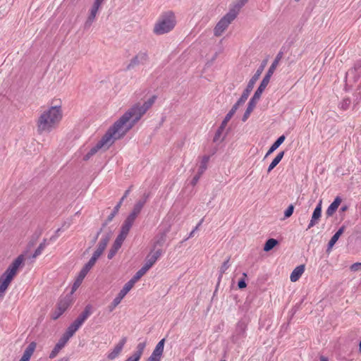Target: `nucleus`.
<instances>
[{
	"label": "nucleus",
	"mask_w": 361,
	"mask_h": 361,
	"mask_svg": "<svg viewBox=\"0 0 361 361\" xmlns=\"http://www.w3.org/2000/svg\"><path fill=\"white\" fill-rule=\"evenodd\" d=\"M157 97L153 95L143 104L138 103L133 106L109 128L101 140L83 157V160H89L101 149H107L116 140L125 135L153 105Z\"/></svg>",
	"instance_id": "f257e3e1"
},
{
	"label": "nucleus",
	"mask_w": 361,
	"mask_h": 361,
	"mask_svg": "<svg viewBox=\"0 0 361 361\" xmlns=\"http://www.w3.org/2000/svg\"><path fill=\"white\" fill-rule=\"evenodd\" d=\"M62 118L60 106H55L44 111L37 121V132L39 134L50 133L55 129Z\"/></svg>",
	"instance_id": "f03ea898"
},
{
	"label": "nucleus",
	"mask_w": 361,
	"mask_h": 361,
	"mask_svg": "<svg viewBox=\"0 0 361 361\" xmlns=\"http://www.w3.org/2000/svg\"><path fill=\"white\" fill-rule=\"evenodd\" d=\"M176 25L175 13L168 11L160 15L154 24L153 32L157 35H161L171 32Z\"/></svg>",
	"instance_id": "7ed1b4c3"
},
{
	"label": "nucleus",
	"mask_w": 361,
	"mask_h": 361,
	"mask_svg": "<svg viewBox=\"0 0 361 361\" xmlns=\"http://www.w3.org/2000/svg\"><path fill=\"white\" fill-rule=\"evenodd\" d=\"M92 306L87 305L85 306L82 312L78 317V318L67 328L66 334L70 337H72L75 333L82 325L85 321L92 314Z\"/></svg>",
	"instance_id": "20e7f679"
},
{
	"label": "nucleus",
	"mask_w": 361,
	"mask_h": 361,
	"mask_svg": "<svg viewBox=\"0 0 361 361\" xmlns=\"http://www.w3.org/2000/svg\"><path fill=\"white\" fill-rule=\"evenodd\" d=\"M23 255H20L6 269L4 273L1 276V278L4 279V283H11L14 276L17 274L19 267L23 265L24 262Z\"/></svg>",
	"instance_id": "39448f33"
},
{
	"label": "nucleus",
	"mask_w": 361,
	"mask_h": 361,
	"mask_svg": "<svg viewBox=\"0 0 361 361\" xmlns=\"http://www.w3.org/2000/svg\"><path fill=\"white\" fill-rule=\"evenodd\" d=\"M235 13V11H232L230 9L229 11L217 23L214 29V34L216 37L221 36L231 22L235 20L238 16Z\"/></svg>",
	"instance_id": "423d86ee"
},
{
	"label": "nucleus",
	"mask_w": 361,
	"mask_h": 361,
	"mask_svg": "<svg viewBox=\"0 0 361 361\" xmlns=\"http://www.w3.org/2000/svg\"><path fill=\"white\" fill-rule=\"evenodd\" d=\"M267 60H264L262 62L261 65L259 66L258 69L256 71L254 75L249 80L246 88L245 89L241 97H240V102H242V101L245 102L247 99L251 91L252 90V89L255 86V82L258 80L261 74L262 73V72L267 65Z\"/></svg>",
	"instance_id": "0eeeda50"
},
{
	"label": "nucleus",
	"mask_w": 361,
	"mask_h": 361,
	"mask_svg": "<svg viewBox=\"0 0 361 361\" xmlns=\"http://www.w3.org/2000/svg\"><path fill=\"white\" fill-rule=\"evenodd\" d=\"M282 54L283 53L282 52H279L277 56H276L274 61H273V63H271V65L270 66L268 71L267 72L266 75H264V77L263 78L262 82H260V85L259 86L260 87H262L263 88H266L267 86L268 85L269 82V80H270V78L271 77V75H273L274 72L275 71L279 63V61L282 58Z\"/></svg>",
	"instance_id": "6e6552de"
},
{
	"label": "nucleus",
	"mask_w": 361,
	"mask_h": 361,
	"mask_svg": "<svg viewBox=\"0 0 361 361\" xmlns=\"http://www.w3.org/2000/svg\"><path fill=\"white\" fill-rule=\"evenodd\" d=\"M102 4H103L98 0L94 1L91 8L90 9V13L87 16V18L85 23V28H89L92 25L93 22L95 20L97 14L99 10L101 8Z\"/></svg>",
	"instance_id": "1a4fd4ad"
},
{
	"label": "nucleus",
	"mask_w": 361,
	"mask_h": 361,
	"mask_svg": "<svg viewBox=\"0 0 361 361\" xmlns=\"http://www.w3.org/2000/svg\"><path fill=\"white\" fill-rule=\"evenodd\" d=\"M148 61V54L146 51H140L130 61L126 67V70L129 71L135 66L145 64Z\"/></svg>",
	"instance_id": "9d476101"
},
{
	"label": "nucleus",
	"mask_w": 361,
	"mask_h": 361,
	"mask_svg": "<svg viewBox=\"0 0 361 361\" xmlns=\"http://www.w3.org/2000/svg\"><path fill=\"white\" fill-rule=\"evenodd\" d=\"M67 334L64 333L61 338L59 340L58 343L55 345L53 350L51 351L49 354V358L53 359L56 357L60 350L66 345V343L71 338Z\"/></svg>",
	"instance_id": "9b49d317"
},
{
	"label": "nucleus",
	"mask_w": 361,
	"mask_h": 361,
	"mask_svg": "<svg viewBox=\"0 0 361 361\" xmlns=\"http://www.w3.org/2000/svg\"><path fill=\"white\" fill-rule=\"evenodd\" d=\"M162 255V250L159 248L152 251L147 257L145 265L150 269Z\"/></svg>",
	"instance_id": "f8f14e48"
},
{
	"label": "nucleus",
	"mask_w": 361,
	"mask_h": 361,
	"mask_svg": "<svg viewBox=\"0 0 361 361\" xmlns=\"http://www.w3.org/2000/svg\"><path fill=\"white\" fill-rule=\"evenodd\" d=\"M130 189H128L127 190H126L124 195H123V197H121V199L120 200V201L118 202V204L114 207L113 211L111 212V213L108 216L107 219H106V222L103 224V227L106 226V224L108 223H109L110 221H111L113 220V219L114 218V216L116 215V214L119 211V209L123 202V200L128 197V195H129L130 193Z\"/></svg>",
	"instance_id": "ddd939ff"
},
{
	"label": "nucleus",
	"mask_w": 361,
	"mask_h": 361,
	"mask_svg": "<svg viewBox=\"0 0 361 361\" xmlns=\"http://www.w3.org/2000/svg\"><path fill=\"white\" fill-rule=\"evenodd\" d=\"M127 341L126 337H123L121 341L118 342V343L116 344V345L114 347L113 350L109 353L107 355V357L109 360H114L116 357L118 356V355L122 351L123 346L125 345Z\"/></svg>",
	"instance_id": "4468645a"
},
{
	"label": "nucleus",
	"mask_w": 361,
	"mask_h": 361,
	"mask_svg": "<svg viewBox=\"0 0 361 361\" xmlns=\"http://www.w3.org/2000/svg\"><path fill=\"white\" fill-rule=\"evenodd\" d=\"M110 238H111L110 233L103 235L98 244L97 250L94 252L93 254H94V255L99 257L102 255V254L103 253V252L104 251V250L106 249V245H107Z\"/></svg>",
	"instance_id": "2eb2a0df"
},
{
	"label": "nucleus",
	"mask_w": 361,
	"mask_h": 361,
	"mask_svg": "<svg viewBox=\"0 0 361 361\" xmlns=\"http://www.w3.org/2000/svg\"><path fill=\"white\" fill-rule=\"evenodd\" d=\"M322 216V201L319 202V204L317 205L316 208L314 209L312 219L308 224L307 228L310 229L314 226H315L317 224H318V221Z\"/></svg>",
	"instance_id": "dca6fc26"
},
{
	"label": "nucleus",
	"mask_w": 361,
	"mask_h": 361,
	"mask_svg": "<svg viewBox=\"0 0 361 361\" xmlns=\"http://www.w3.org/2000/svg\"><path fill=\"white\" fill-rule=\"evenodd\" d=\"M125 239H123V238L121 236H117L113 245L111 246L109 253H108V258L109 259H112L115 255L116 254V252H118V250L121 248L123 241H124Z\"/></svg>",
	"instance_id": "f3484780"
},
{
	"label": "nucleus",
	"mask_w": 361,
	"mask_h": 361,
	"mask_svg": "<svg viewBox=\"0 0 361 361\" xmlns=\"http://www.w3.org/2000/svg\"><path fill=\"white\" fill-rule=\"evenodd\" d=\"M72 303L71 295H66L64 297H61L57 303L58 309L64 312Z\"/></svg>",
	"instance_id": "a211bd4d"
},
{
	"label": "nucleus",
	"mask_w": 361,
	"mask_h": 361,
	"mask_svg": "<svg viewBox=\"0 0 361 361\" xmlns=\"http://www.w3.org/2000/svg\"><path fill=\"white\" fill-rule=\"evenodd\" d=\"M245 102L242 101L240 102V99H239L237 102L232 106L231 109L228 111V113L226 115L225 118L222 121L221 123L222 126L227 125L228 122L231 120V118L233 117L234 114L236 112L239 106L242 104H243Z\"/></svg>",
	"instance_id": "6ab92c4d"
},
{
	"label": "nucleus",
	"mask_w": 361,
	"mask_h": 361,
	"mask_svg": "<svg viewBox=\"0 0 361 361\" xmlns=\"http://www.w3.org/2000/svg\"><path fill=\"white\" fill-rule=\"evenodd\" d=\"M36 346L37 343L35 341L31 342L25 348L23 356L19 361H29L36 348Z\"/></svg>",
	"instance_id": "aec40b11"
},
{
	"label": "nucleus",
	"mask_w": 361,
	"mask_h": 361,
	"mask_svg": "<svg viewBox=\"0 0 361 361\" xmlns=\"http://www.w3.org/2000/svg\"><path fill=\"white\" fill-rule=\"evenodd\" d=\"M341 198L339 196H337L334 202L329 206L326 209V214L327 216H331L338 209L339 205L341 203Z\"/></svg>",
	"instance_id": "412c9836"
},
{
	"label": "nucleus",
	"mask_w": 361,
	"mask_h": 361,
	"mask_svg": "<svg viewBox=\"0 0 361 361\" xmlns=\"http://www.w3.org/2000/svg\"><path fill=\"white\" fill-rule=\"evenodd\" d=\"M345 226H342L336 232V233L331 237V240H329L328 243V247L327 251H329L332 249L334 245L336 244V243L338 241L340 236L345 231Z\"/></svg>",
	"instance_id": "4be33fe9"
},
{
	"label": "nucleus",
	"mask_w": 361,
	"mask_h": 361,
	"mask_svg": "<svg viewBox=\"0 0 361 361\" xmlns=\"http://www.w3.org/2000/svg\"><path fill=\"white\" fill-rule=\"evenodd\" d=\"M148 198L147 195H144L143 197L140 200H139L134 205V207L133 209V211L130 212L135 216H138V214L140 213L142 209L143 208L144 205L145 204Z\"/></svg>",
	"instance_id": "5701e85b"
},
{
	"label": "nucleus",
	"mask_w": 361,
	"mask_h": 361,
	"mask_svg": "<svg viewBox=\"0 0 361 361\" xmlns=\"http://www.w3.org/2000/svg\"><path fill=\"white\" fill-rule=\"evenodd\" d=\"M304 271H305V265L302 264V265H299V266L296 267L293 269L292 273L290 274V281L292 282L297 281L300 278V276L304 273Z\"/></svg>",
	"instance_id": "b1692460"
},
{
	"label": "nucleus",
	"mask_w": 361,
	"mask_h": 361,
	"mask_svg": "<svg viewBox=\"0 0 361 361\" xmlns=\"http://www.w3.org/2000/svg\"><path fill=\"white\" fill-rule=\"evenodd\" d=\"M285 139V135H283L280 136L270 147V148L266 153L264 158H267L271 154H272L284 142Z\"/></svg>",
	"instance_id": "393cba45"
},
{
	"label": "nucleus",
	"mask_w": 361,
	"mask_h": 361,
	"mask_svg": "<svg viewBox=\"0 0 361 361\" xmlns=\"http://www.w3.org/2000/svg\"><path fill=\"white\" fill-rule=\"evenodd\" d=\"M98 258H99V257H97V256L94 255V254H93L92 257L90 258V259L84 265V267H82L81 271L87 274L89 271L95 264Z\"/></svg>",
	"instance_id": "a878e982"
},
{
	"label": "nucleus",
	"mask_w": 361,
	"mask_h": 361,
	"mask_svg": "<svg viewBox=\"0 0 361 361\" xmlns=\"http://www.w3.org/2000/svg\"><path fill=\"white\" fill-rule=\"evenodd\" d=\"M284 156V152L282 151V152H280L276 156V157L273 159V161H271V163L269 164V167H268V169H267V172L268 173H270L276 166L277 164L281 161V159H283Z\"/></svg>",
	"instance_id": "bb28decb"
},
{
	"label": "nucleus",
	"mask_w": 361,
	"mask_h": 361,
	"mask_svg": "<svg viewBox=\"0 0 361 361\" xmlns=\"http://www.w3.org/2000/svg\"><path fill=\"white\" fill-rule=\"evenodd\" d=\"M86 275H87V274L84 273L83 271H82L80 270L76 280L75 281V282L73 285L71 293L75 291L78 288V287L82 283V282L83 279H85V277L86 276Z\"/></svg>",
	"instance_id": "cd10ccee"
},
{
	"label": "nucleus",
	"mask_w": 361,
	"mask_h": 361,
	"mask_svg": "<svg viewBox=\"0 0 361 361\" xmlns=\"http://www.w3.org/2000/svg\"><path fill=\"white\" fill-rule=\"evenodd\" d=\"M164 343L165 338H162L161 341H159V343L157 344L154 350L152 352V353H154V355H158L161 357L164 352Z\"/></svg>",
	"instance_id": "c85d7f7f"
},
{
	"label": "nucleus",
	"mask_w": 361,
	"mask_h": 361,
	"mask_svg": "<svg viewBox=\"0 0 361 361\" xmlns=\"http://www.w3.org/2000/svg\"><path fill=\"white\" fill-rule=\"evenodd\" d=\"M209 161V156L205 155L202 158L200 161V164L198 169V171L200 174H203L204 172L207 169V164Z\"/></svg>",
	"instance_id": "c756f323"
},
{
	"label": "nucleus",
	"mask_w": 361,
	"mask_h": 361,
	"mask_svg": "<svg viewBox=\"0 0 361 361\" xmlns=\"http://www.w3.org/2000/svg\"><path fill=\"white\" fill-rule=\"evenodd\" d=\"M265 89L262 87L259 86L257 90L255 91L252 97L250 99L249 102H252V104H257V102L260 99L262 92Z\"/></svg>",
	"instance_id": "7c9ffc66"
},
{
	"label": "nucleus",
	"mask_w": 361,
	"mask_h": 361,
	"mask_svg": "<svg viewBox=\"0 0 361 361\" xmlns=\"http://www.w3.org/2000/svg\"><path fill=\"white\" fill-rule=\"evenodd\" d=\"M279 243L278 240L274 238H269L267 240L264 246V250L269 252L273 249Z\"/></svg>",
	"instance_id": "2f4dec72"
},
{
	"label": "nucleus",
	"mask_w": 361,
	"mask_h": 361,
	"mask_svg": "<svg viewBox=\"0 0 361 361\" xmlns=\"http://www.w3.org/2000/svg\"><path fill=\"white\" fill-rule=\"evenodd\" d=\"M149 269H148L145 264L143 265V267L140 269L132 277V279L133 281H134L135 283L142 277L143 276L146 272L149 270Z\"/></svg>",
	"instance_id": "473e14b6"
},
{
	"label": "nucleus",
	"mask_w": 361,
	"mask_h": 361,
	"mask_svg": "<svg viewBox=\"0 0 361 361\" xmlns=\"http://www.w3.org/2000/svg\"><path fill=\"white\" fill-rule=\"evenodd\" d=\"M249 0H236L233 7L231 8L232 11H235V14L238 15L241 8Z\"/></svg>",
	"instance_id": "72a5a7b5"
},
{
	"label": "nucleus",
	"mask_w": 361,
	"mask_h": 361,
	"mask_svg": "<svg viewBox=\"0 0 361 361\" xmlns=\"http://www.w3.org/2000/svg\"><path fill=\"white\" fill-rule=\"evenodd\" d=\"M229 260H230V257H228L225 262H224L222 265L221 266V267L219 269V276L218 278V281H219L218 283L220 282V281L223 276V274L230 267Z\"/></svg>",
	"instance_id": "f704fd0d"
},
{
	"label": "nucleus",
	"mask_w": 361,
	"mask_h": 361,
	"mask_svg": "<svg viewBox=\"0 0 361 361\" xmlns=\"http://www.w3.org/2000/svg\"><path fill=\"white\" fill-rule=\"evenodd\" d=\"M131 227H132V225L124 221L122 225L121 231V233L118 235V236H121L123 238V239H126Z\"/></svg>",
	"instance_id": "c9c22d12"
},
{
	"label": "nucleus",
	"mask_w": 361,
	"mask_h": 361,
	"mask_svg": "<svg viewBox=\"0 0 361 361\" xmlns=\"http://www.w3.org/2000/svg\"><path fill=\"white\" fill-rule=\"evenodd\" d=\"M47 246V240L44 239L43 241L39 244L38 247L35 250L34 254L32 255V258H36L37 256L40 255L42 251Z\"/></svg>",
	"instance_id": "e433bc0d"
},
{
	"label": "nucleus",
	"mask_w": 361,
	"mask_h": 361,
	"mask_svg": "<svg viewBox=\"0 0 361 361\" xmlns=\"http://www.w3.org/2000/svg\"><path fill=\"white\" fill-rule=\"evenodd\" d=\"M255 106L256 105L252 104V102H248L245 112L244 113V114L243 116V118H242L243 121H245L248 118V117L250 116L251 112L253 111Z\"/></svg>",
	"instance_id": "4c0bfd02"
},
{
	"label": "nucleus",
	"mask_w": 361,
	"mask_h": 361,
	"mask_svg": "<svg viewBox=\"0 0 361 361\" xmlns=\"http://www.w3.org/2000/svg\"><path fill=\"white\" fill-rule=\"evenodd\" d=\"M247 326L243 322H238L236 326V332L240 336H244Z\"/></svg>",
	"instance_id": "58836bf2"
},
{
	"label": "nucleus",
	"mask_w": 361,
	"mask_h": 361,
	"mask_svg": "<svg viewBox=\"0 0 361 361\" xmlns=\"http://www.w3.org/2000/svg\"><path fill=\"white\" fill-rule=\"evenodd\" d=\"M146 345H147V341L146 340H145L144 341L142 342H140L137 347H136V351L134 353H135L137 355H138L139 357H141L143 352H144V350L146 347Z\"/></svg>",
	"instance_id": "ea45409f"
},
{
	"label": "nucleus",
	"mask_w": 361,
	"mask_h": 361,
	"mask_svg": "<svg viewBox=\"0 0 361 361\" xmlns=\"http://www.w3.org/2000/svg\"><path fill=\"white\" fill-rule=\"evenodd\" d=\"M225 128H226V126H222V123L219 127V128L217 129V130L214 135V139H213V141L214 142H216L220 140L221 134H222L223 131L224 130Z\"/></svg>",
	"instance_id": "a19ab883"
},
{
	"label": "nucleus",
	"mask_w": 361,
	"mask_h": 361,
	"mask_svg": "<svg viewBox=\"0 0 361 361\" xmlns=\"http://www.w3.org/2000/svg\"><path fill=\"white\" fill-rule=\"evenodd\" d=\"M350 104L351 101L350 98H345L339 104V108L343 111H345L350 107Z\"/></svg>",
	"instance_id": "79ce46f5"
},
{
	"label": "nucleus",
	"mask_w": 361,
	"mask_h": 361,
	"mask_svg": "<svg viewBox=\"0 0 361 361\" xmlns=\"http://www.w3.org/2000/svg\"><path fill=\"white\" fill-rule=\"evenodd\" d=\"M135 283V282L131 279L124 285L121 290L127 294L132 289Z\"/></svg>",
	"instance_id": "37998d69"
},
{
	"label": "nucleus",
	"mask_w": 361,
	"mask_h": 361,
	"mask_svg": "<svg viewBox=\"0 0 361 361\" xmlns=\"http://www.w3.org/2000/svg\"><path fill=\"white\" fill-rule=\"evenodd\" d=\"M9 284V283H7L6 285H5L4 279L0 277V298H2L4 296V293L8 288Z\"/></svg>",
	"instance_id": "c03bdc74"
},
{
	"label": "nucleus",
	"mask_w": 361,
	"mask_h": 361,
	"mask_svg": "<svg viewBox=\"0 0 361 361\" xmlns=\"http://www.w3.org/2000/svg\"><path fill=\"white\" fill-rule=\"evenodd\" d=\"M294 206L293 204H290L288 208L284 212V218H289L293 213Z\"/></svg>",
	"instance_id": "a18cd8bd"
},
{
	"label": "nucleus",
	"mask_w": 361,
	"mask_h": 361,
	"mask_svg": "<svg viewBox=\"0 0 361 361\" xmlns=\"http://www.w3.org/2000/svg\"><path fill=\"white\" fill-rule=\"evenodd\" d=\"M127 294L124 292H123L121 290H120V292L118 293V295L114 299V305L115 304H120V302H121V300L123 299V298Z\"/></svg>",
	"instance_id": "49530a36"
},
{
	"label": "nucleus",
	"mask_w": 361,
	"mask_h": 361,
	"mask_svg": "<svg viewBox=\"0 0 361 361\" xmlns=\"http://www.w3.org/2000/svg\"><path fill=\"white\" fill-rule=\"evenodd\" d=\"M166 240V233H161L160 236L159 237V239L155 242L154 247H156L157 245L159 246H162Z\"/></svg>",
	"instance_id": "de8ad7c7"
},
{
	"label": "nucleus",
	"mask_w": 361,
	"mask_h": 361,
	"mask_svg": "<svg viewBox=\"0 0 361 361\" xmlns=\"http://www.w3.org/2000/svg\"><path fill=\"white\" fill-rule=\"evenodd\" d=\"M136 218L137 216L132 213H130V214L127 216L124 221L133 226Z\"/></svg>",
	"instance_id": "09e8293b"
},
{
	"label": "nucleus",
	"mask_w": 361,
	"mask_h": 361,
	"mask_svg": "<svg viewBox=\"0 0 361 361\" xmlns=\"http://www.w3.org/2000/svg\"><path fill=\"white\" fill-rule=\"evenodd\" d=\"M350 269L352 271H360L361 270V263L360 262L354 263L350 266Z\"/></svg>",
	"instance_id": "8fccbe9b"
},
{
	"label": "nucleus",
	"mask_w": 361,
	"mask_h": 361,
	"mask_svg": "<svg viewBox=\"0 0 361 361\" xmlns=\"http://www.w3.org/2000/svg\"><path fill=\"white\" fill-rule=\"evenodd\" d=\"M202 175V174H200L199 172H197V174L192 178L190 182L192 186H195L197 183Z\"/></svg>",
	"instance_id": "3c124183"
},
{
	"label": "nucleus",
	"mask_w": 361,
	"mask_h": 361,
	"mask_svg": "<svg viewBox=\"0 0 361 361\" xmlns=\"http://www.w3.org/2000/svg\"><path fill=\"white\" fill-rule=\"evenodd\" d=\"M63 314V312L62 311H61L60 310H59L57 307L52 314V319H57Z\"/></svg>",
	"instance_id": "603ef678"
},
{
	"label": "nucleus",
	"mask_w": 361,
	"mask_h": 361,
	"mask_svg": "<svg viewBox=\"0 0 361 361\" xmlns=\"http://www.w3.org/2000/svg\"><path fill=\"white\" fill-rule=\"evenodd\" d=\"M202 221L203 219H201L198 224L196 226V227L190 233L188 237L185 240L194 236L195 231L198 229V227L202 224Z\"/></svg>",
	"instance_id": "864d4df0"
},
{
	"label": "nucleus",
	"mask_w": 361,
	"mask_h": 361,
	"mask_svg": "<svg viewBox=\"0 0 361 361\" xmlns=\"http://www.w3.org/2000/svg\"><path fill=\"white\" fill-rule=\"evenodd\" d=\"M140 357L137 355L135 353H133L131 356L128 357L126 361H139Z\"/></svg>",
	"instance_id": "5fc2aeb1"
},
{
	"label": "nucleus",
	"mask_w": 361,
	"mask_h": 361,
	"mask_svg": "<svg viewBox=\"0 0 361 361\" xmlns=\"http://www.w3.org/2000/svg\"><path fill=\"white\" fill-rule=\"evenodd\" d=\"M161 357V356L154 355V353H152V355L147 359V361H160Z\"/></svg>",
	"instance_id": "6e6d98bb"
},
{
	"label": "nucleus",
	"mask_w": 361,
	"mask_h": 361,
	"mask_svg": "<svg viewBox=\"0 0 361 361\" xmlns=\"http://www.w3.org/2000/svg\"><path fill=\"white\" fill-rule=\"evenodd\" d=\"M238 286L240 289L244 288L247 286V283L245 281V279H242L238 281Z\"/></svg>",
	"instance_id": "4d7b16f0"
},
{
	"label": "nucleus",
	"mask_w": 361,
	"mask_h": 361,
	"mask_svg": "<svg viewBox=\"0 0 361 361\" xmlns=\"http://www.w3.org/2000/svg\"><path fill=\"white\" fill-rule=\"evenodd\" d=\"M119 304H115L114 305V300H113V302H111V304L109 305V310L110 311H113L116 307H117Z\"/></svg>",
	"instance_id": "13d9d810"
},
{
	"label": "nucleus",
	"mask_w": 361,
	"mask_h": 361,
	"mask_svg": "<svg viewBox=\"0 0 361 361\" xmlns=\"http://www.w3.org/2000/svg\"><path fill=\"white\" fill-rule=\"evenodd\" d=\"M348 205H343V206L341 207V211L343 212L347 211V210H348Z\"/></svg>",
	"instance_id": "bf43d9fd"
},
{
	"label": "nucleus",
	"mask_w": 361,
	"mask_h": 361,
	"mask_svg": "<svg viewBox=\"0 0 361 361\" xmlns=\"http://www.w3.org/2000/svg\"><path fill=\"white\" fill-rule=\"evenodd\" d=\"M102 229L101 228V229L97 232V235H96L95 238H93V241H94V242H95V241L97 240V238H98L99 235V234H100V233L102 232Z\"/></svg>",
	"instance_id": "052dcab7"
},
{
	"label": "nucleus",
	"mask_w": 361,
	"mask_h": 361,
	"mask_svg": "<svg viewBox=\"0 0 361 361\" xmlns=\"http://www.w3.org/2000/svg\"><path fill=\"white\" fill-rule=\"evenodd\" d=\"M320 361H329L328 358L324 356L320 357Z\"/></svg>",
	"instance_id": "680f3d73"
},
{
	"label": "nucleus",
	"mask_w": 361,
	"mask_h": 361,
	"mask_svg": "<svg viewBox=\"0 0 361 361\" xmlns=\"http://www.w3.org/2000/svg\"><path fill=\"white\" fill-rule=\"evenodd\" d=\"M243 279L247 277V274L245 272L243 273Z\"/></svg>",
	"instance_id": "e2e57ef3"
},
{
	"label": "nucleus",
	"mask_w": 361,
	"mask_h": 361,
	"mask_svg": "<svg viewBox=\"0 0 361 361\" xmlns=\"http://www.w3.org/2000/svg\"><path fill=\"white\" fill-rule=\"evenodd\" d=\"M359 350H360V351H361V341L360 342V344H359Z\"/></svg>",
	"instance_id": "0e129e2a"
},
{
	"label": "nucleus",
	"mask_w": 361,
	"mask_h": 361,
	"mask_svg": "<svg viewBox=\"0 0 361 361\" xmlns=\"http://www.w3.org/2000/svg\"><path fill=\"white\" fill-rule=\"evenodd\" d=\"M59 231H60V228H58V229L56 230V233H59Z\"/></svg>",
	"instance_id": "69168bd1"
},
{
	"label": "nucleus",
	"mask_w": 361,
	"mask_h": 361,
	"mask_svg": "<svg viewBox=\"0 0 361 361\" xmlns=\"http://www.w3.org/2000/svg\"><path fill=\"white\" fill-rule=\"evenodd\" d=\"M220 361H226V360H220Z\"/></svg>",
	"instance_id": "338daca9"
}]
</instances>
